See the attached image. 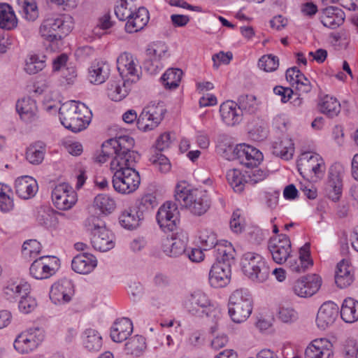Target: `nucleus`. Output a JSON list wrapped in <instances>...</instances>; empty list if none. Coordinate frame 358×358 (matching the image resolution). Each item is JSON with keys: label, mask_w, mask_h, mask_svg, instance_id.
Returning a JSON list of instances; mask_svg holds the SVG:
<instances>
[{"label": "nucleus", "mask_w": 358, "mask_h": 358, "mask_svg": "<svg viewBox=\"0 0 358 358\" xmlns=\"http://www.w3.org/2000/svg\"><path fill=\"white\" fill-rule=\"evenodd\" d=\"M41 250V245L36 240L26 241L22 248V255L27 259L35 258Z\"/></svg>", "instance_id": "nucleus-58"}, {"label": "nucleus", "mask_w": 358, "mask_h": 358, "mask_svg": "<svg viewBox=\"0 0 358 358\" xmlns=\"http://www.w3.org/2000/svg\"><path fill=\"white\" fill-rule=\"evenodd\" d=\"M335 283L343 289L350 285L354 281L352 268L348 260L343 259L336 266L335 271Z\"/></svg>", "instance_id": "nucleus-29"}, {"label": "nucleus", "mask_w": 358, "mask_h": 358, "mask_svg": "<svg viewBox=\"0 0 358 358\" xmlns=\"http://www.w3.org/2000/svg\"><path fill=\"white\" fill-rule=\"evenodd\" d=\"M320 111L329 117L337 116L341 111L340 102L334 97L326 95L320 103Z\"/></svg>", "instance_id": "nucleus-50"}, {"label": "nucleus", "mask_w": 358, "mask_h": 358, "mask_svg": "<svg viewBox=\"0 0 358 358\" xmlns=\"http://www.w3.org/2000/svg\"><path fill=\"white\" fill-rule=\"evenodd\" d=\"M134 145V138L129 136H120L108 139L102 144L101 153L96 156V161L103 164L111 157L112 160L110 164L111 169V164L115 159L122 158L120 162L123 163L128 154L134 152L131 150Z\"/></svg>", "instance_id": "nucleus-4"}, {"label": "nucleus", "mask_w": 358, "mask_h": 358, "mask_svg": "<svg viewBox=\"0 0 358 358\" xmlns=\"http://www.w3.org/2000/svg\"><path fill=\"white\" fill-rule=\"evenodd\" d=\"M139 159L138 154L134 151L129 152L127 157L121 163L122 158L114 160L111 164L113 187L122 194H129L135 192L141 183L140 175L135 169V165Z\"/></svg>", "instance_id": "nucleus-1"}, {"label": "nucleus", "mask_w": 358, "mask_h": 358, "mask_svg": "<svg viewBox=\"0 0 358 358\" xmlns=\"http://www.w3.org/2000/svg\"><path fill=\"white\" fill-rule=\"evenodd\" d=\"M74 294L73 285L69 280H62L53 284L50 291V299L55 304L69 303Z\"/></svg>", "instance_id": "nucleus-20"}, {"label": "nucleus", "mask_w": 358, "mask_h": 358, "mask_svg": "<svg viewBox=\"0 0 358 358\" xmlns=\"http://www.w3.org/2000/svg\"><path fill=\"white\" fill-rule=\"evenodd\" d=\"M235 250L232 245L227 241L220 242L216 245V250H214L215 262L224 264L231 267V264L234 259Z\"/></svg>", "instance_id": "nucleus-39"}, {"label": "nucleus", "mask_w": 358, "mask_h": 358, "mask_svg": "<svg viewBox=\"0 0 358 358\" xmlns=\"http://www.w3.org/2000/svg\"><path fill=\"white\" fill-rule=\"evenodd\" d=\"M97 265L96 257L90 253H82L76 255L72 260V269L80 274L92 272Z\"/></svg>", "instance_id": "nucleus-28"}, {"label": "nucleus", "mask_w": 358, "mask_h": 358, "mask_svg": "<svg viewBox=\"0 0 358 358\" xmlns=\"http://www.w3.org/2000/svg\"><path fill=\"white\" fill-rule=\"evenodd\" d=\"M37 306L35 298L29 294H24L19 301V310L20 312L27 314L33 311Z\"/></svg>", "instance_id": "nucleus-63"}, {"label": "nucleus", "mask_w": 358, "mask_h": 358, "mask_svg": "<svg viewBox=\"0 0 358 358\" xmlns=\"http://www.w3.org/2000/svg\"><path fill=\"white\" fill-rule=\"evenodd\" d=\"M123 80H111L108 83L107 94L108 97L114 101L122 100L128 94L127 84V79Z\"/></svg>", "instance_id": "nucleus-43"}, {"label": "nucleus", "mask_w": 358, "mask_h": 358, "mask_svg": "<svg viewBox=\"0 0 358 358\" xmlns=\"http://www.w3.org/2000/svg\"><path fill=\"white\" fill-rule=\"evenodd\" d=\"M210 305V300L205 293L196 291L185 302V308L193 315L203 317Z\"/></svg>", "instance_id": "nucleus-23"}, {"label": "nucleus", "mask_w": 358, "mask_h": 358, "mask_svg": "<svg viewBox=\"0 0 358 358\" xmlns=\"http://www.w3.org/2000/svg\"><path fill=\"white\" fill-rule=\"evenodd\" d=\"M45 152V144L42 141H37L27 148L26 159L31 164H40L44 159Z\"/></svg>", "instance_id": "nucleus-47"}, {"label": "nucleus", "mask_w": 358, "mask_h": 358, "mask_svg": "<svg viewBox=\"0 0 358 358\" xmlns=\"http://www.w3.org/2000/svg\"><path fill=\"white\" fill-rule=\"evenodd\" d=\"M110 66L105 62H96L92 64L88 70V79L91 83L100 85L109 77Z\"/></svg>", "instance_id": "nucleus-34"}, {"label": "nucleus", "mask_w": 358, "mask_h": 358, "mask_svg": "<svg viewBox=\"0 0 358 358\" xmlns=\"http://www.w3.org/2000/svg\"><path fill=\"white\" fill-rule=\"evenodd\" d=\"M71 31V27L62 17H51L44 19L39 27L41 36L50 42L61 40Z\"/></svg>", "instance_id": "nucleus-7"}, {"label": "nucleus", "mask_w": 358, "mask_h": 358, "mask_svg": "<svg viewBox=\"0 0 358 358\" xmlns=\"http://www.w3.org/2000/svg\"><path fill=\"white\" fill-rule=\"evenodd\" d=\"M339 308L333 301H326L319 308L317 314L316 323L321 329H326L331 326L337 319Z\"/></svg>", "instance_id": "nucleus-22"}, {"label": "nucleus", "mask_w": 358, "mask_h": 358, "mask_svg": "<svg viewBox=\"0 0 358 358\" xmlns=\"http://www.w3.org/2000/svg\"><path fill=\"white\" fill-rule=\"evenodd\" d=\"M343 173V170L340 164H336L329 169L325 192L327 196L333 201H338L342 194Z\"/></svg>", "instance_id": "nucleus-17"}, {"label": "nucleus", "mask_w": 358, "mask_h": 358, "mask_svg": "<svg viewBox=\"0 0 358 358\" xmlns=\"http://www.w3.org/2000/svg\"><path fill=\"white\" fill-rule=\"evenodd\" d=\"M58 213L48 206H41L37 210L36 220L46 228H55L58 224Z\"/></svg>", "instance_id": "nucleus-40"}, {"label": "nucleus", "mask_w": 358, "mask_h": 358, "mask_svg": "<svg viewBox=\"0 0 358 358\" xmlns=\"http://www.w3.org/2000/svg\"><path fill=\"white\" fill-rule=\"evenodd\" d=\"M341 317L347 323L358 320V301L352 299H345L341 308Z\"/></svg>", "instance_id": "nucleus-46"}, {"label": "nucleus", "mask_w": 358, "mask_h": 358, "mask_svg": "<svg viewBox=\"0 0 358 358\" xmlns=\"http://www.w3.org/2000/svg\"><path fill=\"white\" fill-rule=\"evenodd\" d=\"M132 331V322L127 317H123L117 320L113 324L110 337L113 341L120 343L125 341Z\"/></svg>", "instance_id": "nucleus-32"}, {"label": "nucleus", "mask_w": 358, "mask_h": 358, "mask_svg": "<svg viewBox=\"0 0 358 358\" xmlns=\"http://www.w3.org/2000/svg\"><path fill=\"white\" fill-rule=\"evenodd\" d=\"M16 110L21 119L26 122H34L38 118L36 101L30 97L18 100L16 103Z\"/></svg>", "instance_id": "nucleus-31"}, {"label": "nucleus", "mask_w": 358, "mask_h": 358, "mask_svg": "<svg viewBox=\"0 0 358 358\" xmlns=\"http://www.w3.org/2000/svg\"><path fill=\"white\" fill-rule=\"evenodd\" d=\"M117 68L122 79L136 83L139 80V69L132 55L124 52L117 59Z\"/></svg>", "instance_id": "nucleus-18"}, {"label": "nucleus", "mask_w": 358, "mask_h": 358, "mask_svg": "<svg viewBox=\"0 0 358 358\" xmlns=\"http://www.w3.org/2000/svg\"><path fill=\"white\" fill-rule=\"evenodd\" d=\"M279 66L278 57L273 55H266L262 56L258 62L259 69L266 72L275 71Z\"/></svg>", "instance_id": "nucleus-59"}, {"label": "nucleus", "mask_w": 358, "mask_h": 358, "mask_svg": "<svg viewBox=\"0 0 358 358\" xmlns=\"http://www.w3.org/2000/svg\"><path fill=\"white\" fill-rule=\"evenodd\" d=\"M264 156L257 148L248 145L239 144L235 147L234 160L248 168L257 167L263 160Z\"/></svg>", "instance_id": "nucleus-12"}, {"label": "nucleus", "mask_w": 358, "mask_h": 358, "mask_svg": "<svg viewBox=\"0 0 358 358\" xmlns=\"http://www.w3.org/2000/svg\"><path fill=\"white\" fill-rule=\"evenodd\" d=\"M145 348V339L142 336L136 335L125 343L126 353L136 357L142 355Z\"/></svg>", "instance_id": "nucleus-52"}, {"label": "nucleus", "mask_w": 358, "mask_h": 358, "mask_svg": "<svg viewBox=\"0 0 358 358\" xmlns=\"http://www.w3.org/2000/svg\"><path fill=\"white\" fill-rule=\"evenodd\" d=\"M13 192L10 187L0 182V210L3 213H8L14 208L13 199Z\"/></svg>", "instance_id": "nucleus-54"}, {"label": "nucleus", "mask_w": 358, "mask_h": 358, "mask_svg": "<svg viewBox=\"0 0 358 358\" xmlns=\"http://www.w3.org/2000/svg\"><path fill=\"white\" fill-rule=\"evenodd\" d=\"M83 345L89 351L97 352L102 346L101 336L96 330L88 329L84 332Z\"/></svg>", "instance_id": "nucleus-49"}, {"label": "nucleus", "mask_w": 358, "mask_h": 358, "mask_svg": "<svg viewBox=\"0 0 358 358\" xmlns=\"http://www.w3.org/2000/svg\"><path fill=\"white\" fill-rule=\"evenodd\" d=\"M17 25V19L12 7L6 3H0V28L11 30Z\"/></svg>", "instance_id": "nucleus-42"}, {"label": "nucleus", "mask_w": 358, "mask_h": 358, "mask_svg": "<svg viewBox=\"0 0 358 358\" xmlns=\"http://www.w3.org/2000/svg\"><path fill=\"white\" fill-rule=\"evenodd\" d=\"M273 154L285 160L290 159L294 154V148L292 141L285 137L273 143Z\"/></svg>", "instance_id": "nucleus-44"}, {"label": "nucleus", "mask_w": 358, "mask_h": 358, "mask_svg": "<svg viewBox=\"0 0 358 358\" xmlns=\"http://www.w3.org/2000/svg\"><path fill=\"white\" fill-rule=\"evenodd\" d=\"M150 161L162 173H167L171 170V165L169 159L161 152L153 155Z\"/></svg>", "instance_id": "nucleus-62"}, {"label": "nucleus", "mask_w": 358, "mask_h": 358, "mask_svg": "<svg viewBox=\"0 0 358 358\" xmlns=\"http://www.w3.org/2000/svg\"><path fill=\"white\" fill-rule=\"evenodd\" d=\"M312 260L310 259V243H306L299 251V257L296 259H292L288 262L289 268L292 272H304L309 266L312 265Z\"/></svg>", "instance_id": "nucleus-35"}, {"label": "nucleus", "mask_w": 358, "mask_h": 358, "mask_svg": "<svg viewBox=\"0 0 358 358\" xmlns=\"http://www.w3.org/2000/svg\"><path fill=\"white\" fill-rule=\"evenodd\" d=\"M321 285V277L317 274H311L294 281L292 289L296 296L306 298L315 294Z\"/></svg>", "instance_id": "nucleus-13"}, {"label": "nucleus", "mask_w": 358, "mask_h": 358, "mask_svg": "<svg viewBox=\"0 0 358 358\" xmlns=\"http://www.w3.org/2000/svg\"><path fill=\"white\" fill-rule=\"evenodd\" d=\"M85 227L91 233V235H93L95 231H99L106 228L105 221L100 216L94 215H90L85 220Z\"/></svg>", "instance_id": "nucleus-60"}, {"label": "nucleus", "mask_w": 358, "mask_h": 358, "mask_svg": "<svg viewBox=\"0 0 358 358\" xmlns=\"http://www.w3.org/2000/svg\"><path fill=\"white\" fill-rule=\"evenodd\" d=\"M94 205L102 214L105 215L110 214L116 208L115 200L105 194H98L94 198Z\"/></svg>", "instance_id": "nucleus-53"}, {"label": "nucleus", "mask_w": 358, "mask_h": 358, "mask_svg": "<svg viewBox=\"0 0 358 358\" xmlns=\"http://www.w3.org/2000/svg\"><path fill=\"white\" fill-rule=\"evenodd\" d=\"M38 190L36 181L30 176H24L16 180L15 192L19 197L28 199L33 197Z\"/></svg>", "instance_id": "nucleus-37"}, {"label": "nucleus", "mask_w": 358, "mask_h": 358, "mask_svg": "<svg viewBox=\"0 0 358 358\" xmlns=\"http://www.w3.org/2000/svg\"><path fill=\"white\" fill-rule=\"evenodd\" d=\"M227 179L229 184L236 192H241L245 187V173L242 174L240 170L234 169H230L227 173Z\"/></svg>", "instance_id": "nucleus-55"}, {"label": "nucleus", "mask_w": 358, "mask_h": 358, "mask_svg": "<svg viewBox=\"0 0 358 358\" xmlns=\"http://www.w3.org/2000/svg\"><path fill=\"white\" fill-rule=\"evenodd\" d=\"M143 215L136 207H131L124 210L119 217V222L122 227L132 230L139 227L143 220Z\"/></svg>", "instance_id": "nucleus-36"}, {"label": "nucleus", "mask_w": 358, "mask_h": 358, "mask_svg": "<svg viewBox=\"0 0 358 358\" xmlns=\"http://www.w3.org/2000/svg\"><path fill=\"white\" fill-rule=\"evenodd\" d=\"M45 338L44 330L39 327L29 329L20 334L15 340V349L21 354L29 353L36 349Z\"/></svg>", "instance_id": "nucleus-9"}, {"label": "nucleus", "mask_w": 358, "mask_h": 358, "mask_svg": "<svg viewBox=\"0 0 358 358\" xmlns=\"http://www.w3.org/2000/svg\"><path fill=\"white\" fill-rule=\"evenodd\" d=\"M45 66V56L43 55L29 54L25 59L24 71L29 75H34L42 71Z\"/></svg>", "instance_id": "nucleus-48"}, {"label": "nucleus", "mask_w": 358, "mask_h": 358, "mask_svg": "<svg viewBox=\"0 0 358 358\" xmlns=\"http://www.w3.org/2000/svg\"><path fill=\"white\" fill-rule=\"evenodd\" d=\"M31 286L27 282L10 280L3 288V294L8 300H13L18 296L21 298L22 295L29 294Z\"/></svg>", "instance_id": "nucleus-38"}, {"label": "nucleus", "mask_w": 358, "mask_h": 358, "mask_svg": "<svg viewBox=\"0 0 358 358\" xmlns=\"http://www.w3.org/2000/svg\"><path fill=\"white\" fill-rule=\"evenodd\" d=\"M278 318L284 323L294 322L298 319L297 312L291 307H280L278 312Z\"/></svg>", "instance_id": "nucleus-64"}, {"label": "nucleus", "mask_w": 358, "mask_h": 358, "mask_svg": "<svg viewBox=\"0 0 358 358\" xmlns=\"http://www.w3.org/2000/svg\"><path fill=\"white\" fill-rule=\"evenodd\" d=\"M62 124L73 133L85 129L92 120V112L80 101L71 100L62 103L59 110Z\"/></svg>", "instance_id": "nucleus-2"}, {"label": "nucleus", "mask_w": 358, "mask_h": 358, "mask_svg": "<svg viewBox=\"0 0 358 358\" xmlns=\"http://www.w3.org/2000/svg\"><path fill=\"white\" fill-rule=\"evenodd\" d=\"M345 13L336 6H328L322 10L321 22L324 27L336 29L345 20Z\"/></svg>", "instance_id": "nucleus-27"}, {"label": "nucleus", "mask_w": 358, "mask_h": 358, "mask_svg": "<svg viewBox=\"0 0 358 358\" xmlns=\"http://www.w3.org/2000/svg\"><path fill=\"white\" fill-rule=\"evenodd\" d=\"M168 47L163 42H157L148 46L146 50L147 59L144 66L148 71L154 73L160 65L159 62L167 57Z\"/></svg>", "instance_id": "nucleus-21"}, {"label": "nucleus", "mask_w": 358, "mask_h": 358, "mask_svg": "<svg viewBox=\"0 0 358 358\" xmlns=\"http://www.w3.org/2000/svg\"><path fill=\"white\" fill-rule=\"evenodd\" d=\"M252 310V299L250 292L243 289L235 290L229 297L228 313L235 323L245 322Z\"/></svg>", "instance_id": "nucleus-5"}, {"label": "nucleus", "mask_w": 358, "mask_h": 358, "mask_svg": "<svg viewBox=\"0 0 358 358\" xmlns=\"http://www.w3.org/2000/svg\"><path fill=\"white\" fill-rule=\"evenodd\" d=\"M182 76L180 69H169L161 78L162 84L166 89H176L179 86Z\"/></svg>", "instance_id": "nucleus-51"}, {"label": "nucleus", "mask_w": 358, "mask_h": 358, "mask_svg": "<svg viewBox=\"0 0 358 358\" xmlns=\"http://www.w3.org/2000/svg\"><path fill=\"white\" fill-rule=\"evenodd\" d=\"M113 234L107 229L95 231L91 237V243L93 248L100 252H107L115 246Z\"/></svg>", "instance_id": "nucleus-30"}, {"label": "nucleus", "mask_w": 358, "mask_h": 358, "mask_svg": "<svg viewBox=\"0 0 358 358\" xmlns=\"http://www.w3.org/2000/svg\"><path fill=\"white\" fill-rule=\"evenodd\" d=\"M54 205L59 210H66L71 208L77 201V194L67 183L57 185L52 192Z\"/></svg>", "instance_id": "nucleus-11"}, {"label": "nucleus", "mask_w": 358, "mask_h": 358, "mask_svg": "<svg viewBox=\"0 0 358 358\" xmlns=\"http://www.w3.org/2000/svg\"><path fill=\"white\" fill-rule=\"evenodd\" d=\"M179 211L176 203L166 202L158 210L157 221L164 230L173 231L179 221Z\"/></svg>", "instance_id": "nucleus-16"}, {"label": "nucleus", "mask_w": 358, "mask_h": 358, "mask_svg": "<svg viewBox=\"0 0 358 358\" xmlns=\"http://www.w3.org/2000/svg\"><path fill=\"white\" fill-rule=\"evenodd\" d=\"M188 241L189 237L187 232L178 231L171 238H166L164 241L163 252L170 257H178L186 252Z\"/></svg>", "instance_id": "nucleus-15"}, {"label": "nucleus", "mask_w": 358, "mask_h": 358, "mask_svg": "<svg viewBox=\"0 0 358 358\" xmlns=\"http://www.w3.org/2000/svg\"><path fill=\"white\" fill-rule=\"evenodd\" d=\"M334 346L327 338H320L312 341L305 350V358H333Z\"/></svg>", "instance_id": "nucleus-19"}, {"label": "nucleus", "mask_w": 358, "mask_h": 358, "mask_svg": "<svg viewBox=\"0 0 358 358\" xmlns=\"http://www.w3.org/2000/svg\"><path fill=\"white\" fill-rule=\"evenodd\" d=\"M217 152L228 160H234L235 147H234L231 138L225 134H219L217 138Z\"/></svg>", "instance_id": "nucleus-41"}, {"label": "nucleus", "mask_w": 358, "mask_h": 358, "mask_svg": "<svg viewBox=\"0 0 358 358\" xmlns=\"http://www.w3.org/2000/svg\"><path fill=\"white\" fill-rule=\"evenodd\" d=\"M231 267L224 264L215 262L209 272V283L215 288L223 287L230 281Z\"/></svg>", "instance_id": "nucleus-24"}, {"label": "nucleus", "mask_w": 358, "mask_h": 358, "mask_svg": "<svg viewBox=\"0 0 358 358\" xmlns=\"http://www.w3.org/2000/svg\"><path fill=\"white\" fill-rule=\"evenodd\" d=\"M268 249L275 263L278 264H284L290 257L292 252L289 238L282 234L270 238L268 243Z\"/></svg>", "instance_id": "nucleus-10"}, {"label": "nucleus", "mask_w": 358, "mask_h": 358, "mask_svg": "<svg viewBox=\"0 0 358 358\" xmlns=\"http://www.w3.org/2000/svg\"><path fill=\"white\" fill-rule=\"evenodd\" d=\"M165 111L163 106L159 104L145 106L137 120L138 129L145 132L156 128L163 120Z\"/></svg>", "instance_id": "nucleus-8"}, {"label": "nucleus", "mask_w": 358, "mask_h": 358, "mask_svg": "<svg viewBox=\"0 0 358 358\" xmlns=\"http://www.w3.org/2000/svg\"><path fill=\"white\" fill-rule=\"evenodd\" d=\"M204 315L208 317L209 321L213 324L210 327V333L215 334L218 330L220 322L222 318V313L221 308L210 305Z\"/></svg>", "instance_id": "nucleus-56"}, {"label": "nucleus", "mask_w": 358, "mask_h": 358, "mask_svg": "<svg viewBox=\"0 0 358 358\" xmlns=\"http://www.w3.org/2000/svg\"><path fill=\"white\" fill-rule=\"evenodd\" d=\"M238 106L242 113L245 111L254 113L257 109L258 104L256 97L252 94H243L238 97Z\"/></svg>", "instance_id": "nucleus-57"}, {"label": "nucleus", "mask_w": 358, "mask_h": 358, "mask_svg": "<svg viewBox=\"0 0 358 358\" xmlns=\"http://www.w3.org/2000/svg\"><path fill=\"white\" fill-rule=\"evenodd\" d=\"M157 205L155 196L152 194H148L143 196L135 206L139 211L143 215L146 211L152 210Z\"/></svg>", "instance_id": "nucleus-61"}, {"label": "nucleus", "mask_w": 358, "mask_h": 358, "mask_svg": "<svg viewBox=\"0 0 358 358\" xmlns=\"http://www.w3.org/2000/svg\"><path fill=\"white\" fill-rule=\"evenodd\" d=\"M18 12L29 22H34L38 18L39 11L36 0H18Z\"/></svg>", "instance_id": "nucleus-45"}, {"label": "nucleus", "mask_w": 358, "mask_h": 358, "mask_svg": "<svg viewBox=\"0 0 358 358\" xmlns=\"http://www.w3.org/2000/svg\"><path fill=\"white\" fill-rule=\"evenodd\" d=\"M174 197L176 201L195 216L204 215L211 205V200L207 191L189 189L184 181L176 185Z\"/></svg>", "instance_id": "nucleus-3"}, {"label": "nucleus", "mask_w": 358, "mask_h": 358, "mask_svg": "<svg viewBox=\"0 0 358 358\" xmlns=\"http://www.w3.org/2000/svg\"><path fill=\"white\" fill-rule=\"evenodd\" d=\"M52 259L48 256H42L36 259L29 268L30 274L38 280L47 279L55 273L51 266Z\"/></svg>", "instance_id": "nucleus-26"}, {"label": "nucleus", "mask_w": 358, "mask_h": 358, "mask_svg": "<svg viewBox=\"0 0 358 358\" xmlns=\"http://www.w3.org/2000/svg\"><path fill=\"white\" fill-rule=\"evenodd\" d=\"M241 266L243 273L254 282H263L268 278L269 267L264 258L257 253H245L241 257Z\"/></svg>", "instance_id": "nucleus-6"}, {"label": "nucleus", "mask_w": 358, "mask_h": 358, "mask_svg": "<svg viewBox=\"0 0 358 358\" xmlns=\"http://www.w3.org/2000/svg\"><path fill=\"white\" fill-rule=\"evenodd\" d=\"M297 168L300 174L305 178L312 174L317 175L322 173L324 163L319 155L304 152L297 162Z\"/></svg>", "instance_id": "nucleus-14"}, {"label": "nucleus", "mask_w": 358, "mask_h": 358, "mask_svg": "<svg viewBox=\"0 0 358 358\" xmlns=\"http://www.w3.org/2000/svg\"><path fill=\"white\" fill-rule=\"evenodd\" d=\"M220 113L222 120L228 126H235L243 119L242 111L238 103L232 101L222 103L220 107Z\"/></svg>", "instance_id": "nucleus-25"}, {"label": "nucleus", "mask_w": 358, "mask_h": 358, "mask_svg": "<svg viewBox=\"0 0 358 358\" xmlns=\"http://www.w3.org/2000/svg\"><path fill=\"white\" fill-rule=\"evenodd\" d=\"M149 20L148 10L143 8H138L133 12L125 24V30L128 33H135L142 29L148 24Z\"/></svg>", "instance_id": "nucleus-33"}]
</instances>
